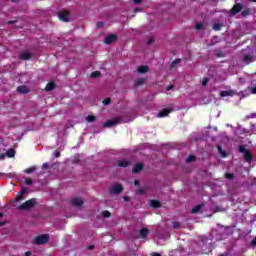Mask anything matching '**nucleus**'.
I'll return each instance as SVG.
<instances>
[{
	"label": "nucleus",
	"instance_id": "obj_1",
	"mask_svg": "<svg viewBox=\"0 0 256 256\" xmlns=\"http://www.w3.org/2000/svg\"><path fill=\"white\" fill-rule=\"evenodd\" d=\"M36 205H37V199L32 198L20 204L16 209L18 211H31V209H33V207H35Z\"/></svg>",
	"mask_w": 256,
	"mask_h": 256
},
{
	"label": "nucleus",
	"instance_id": "obj_2",
	"mask_svg": "<svg viewBox=\"0 0 256 256\" xmlns=\"http://www.w3.org/2000/svg\"><path fill=\"white\" fill-rule=\"evenodd\" d=\"M49 234H41L32 239V245H45L49 243Z\"/></svg>",
	"mask_w": 256,
	"mask_h": 256
},
{
	"label": "nucleus",
	"instance_id": "obj_3",
	"mask_svg": "<svg viewBox=\"0 0 256 256\" xmlns=\"http://www.w3.org/2000/svg\"><path fill=\"white\" fill-rule=\"evenodd\" d=\"M239 153L244 154L243 157L247 163H251L253 161V152H251V150L247 149L245 146H239Z\"/></svg>",
	"mask_w": 256,
	"mask_h": 256
},
{
	"label": "nucleus",
	"instance_id": "obj_4",
	"mask_svg": "<svg viewBox=\"0 0 256 256\" xmlns=\"http://www.w3.org/2000/svg\"><path fill=\"white\" fill-rule=\"evenodd\" d=\"M121 123V118L116 117L113 120H108L103 124V127L109 129L111 127H115V125H119Z\"/></svg>",
	"mask_w": 256,
	"mask_h": 256
},
{
	"label": "nucleus",
	"instance_id": "obj_5",
	"mask_svg": "<svg viewBox=\"0 0 256 256\" xmlns=\"http://www.w3.org/2000/svg\"><path fill=\"white\" fill-rule=\"evenodd\" d=\"M123 191V186L121 184H114L110 190L109 193L110 195H119V193H121Z\"/></svg>",
	"mask_w": 256,
	"mask_h": 256
},
{
	"label": "nucleus",
	"instance_id": "obj_6",
	"mask_svg": "<svg viewBox=\"0 0 256 256\" xmlns=\"http://www.w3.org/2000/svg\"><path fill=\"white\" fill-rule=\"evenodd\" d=\"M243 9V4L241 3H236L230 10V13L232 16L237 15V13H241Z\"/></svg>",
	"mask_w": 256,
	"mask_h": 256
},
{
	"label": "nucleus",
	"instance_id": "obj_7",
	"mask_svg": "<svg viewBox=\"0 0 256 256\" xmlns=\"http://www.w3.org/2000/svg\"><path fill=\"white\" fill-rule=\"evenodd\" d=\"M118 36L115 34H110L104 39V43L106 45H111V43H115L117 41Z\"/></svg>",
	"mask_w": 256,
	"mask_h": 256
},
{
	"label": "nucleus",
	"instance_id": "obj_8",
	"mask_svg": "<svg viewBox=\"0 0 256 256\" xmlns=\"http://www.w3.org/2000/svg\"><path fill=\"white\" fill-rule=\"evenodd\" d=\"M16 91L21 95H27V93H31V89H29V87L26 85L18 86Z\"/></svg>",
	"mask_w": 256,
	"mask_h": 256
},
{
	"label": "nucleus",
	"instance_id": "obj_9",
	"mask_svg": "<svg viewBox=\"0 0 256 256\" xmlns=\"http://www.w3.org/2000/svg\"><path fill=\"white\" fill-rule=\"evenodd\" d=\"M145 165L143 163H136L134 167L132 168V173L137 175L138 173H141L142 169H144Z\"/></svg>",
	"mask_w": 256,
	"mask_h": 256
},
{
	"label": "nucleus",
	"instance_id": "obj_10",
	"mask_svg": "<svg viewBox=\"0 0 256 256\" xmlns=\"http://www.w3.org/2000/svg\"><path fill=\"white\" fill-rule=\"evenodd\" d=\"M32 57H33V55L27 51L20 52V54H19V58L22 61H29V59H31Z\"/></svg>",
	"mask_w": 256,
	"mask_h": 256
},
{
	"label": "nucleus",
	"instance_id": "obj_11",
	"mask_svg": "<svg viewBox=\"0 0 256 256\" xmlns=\"http://www.w3.org/2000/svg\"><path fill=\"white\" fill-rule=\"evenodd\" d=\"M131 166V161L127 159H122L117 161V167L127 168Z\"/></svg>",
	"mask_w": 256,
	"mask_h": 256
},
{
	"label": "nucleus",
	"instance_id": "obj_12",
	"mask_svg": "<svg viewBox=\"0 0 256 256\" xmlns=\"http://www.w3.org/2000/svg\"><path fill=\"white\" fill-rule=\"evenodd\" d=\"M58 17L60 21H64V23H67L69 21V12L62 11L58 14Z\"/></svg>",
	"mask_w": 256,
	"mask_h": 256
},
{
	"label": "nucleus",
	"instance_id": "obj_13",
	"mask_svg": "<svg viewBox=\"0 0 256 256\" xmlns=\"http://www.w3.org/2000/svg\"><path fill=\"white\" fill-rule=\"evenodd\" d=\"M243 63L249 65V63H253L255 61V56L250 54H245L242 59Z\"/></svg>",
	"mask_w": 256,
	"mask_h": 256
},
{
	"label": "nucleus",
	"instance_id": "obj_14",
	"mask_svg": "<svg viewBox=\"0 0 256 256\" xmlns=\"http://www.w3.org/2000/svg\"><path fill=\"white\" fill-rule=\"evenodd\" d=\"M234 95H237V92L235 90H228V91L220 92V97H233Z\"/></svg>",
	"mask_w": 256,
	"mask_h": 256
},
{
	"label": "nucleus",
	"instance_id": "obj_15",
	"mask_svg": "<svg viewBox=\"0 0 256 256\" xmlns=\"http://www.w3.org/2000/svg\"><path fill=\"white\" fill-rule=\"evenodd\" d=\"M71 204L74 207H81V205H83V199H81V198H74V199L71 200Z\"/></svg>",
	"mask_w": 256,
	"mask_h": 256
},
{
	"label": "nucleus",
	"instance_id": "obj_16",
	"mask_svg": "<svg viewBox=\"0 0 256 256\" xmlns=\"http://www.w3.org/2000/svg\"><path fill=\"white\" fill-rule=\"evenodd\" d=\"M169 113H171V110L168 108H164L162 109L159 113H158V117L161 119L163 117H167L169 115Z\"/></svg>",
	"mask_w": 256,
	"mask_h": 256
},
{
	"label": "nucleus",
	"instance_id": "obj_17",
	"mask_svg": "<svg viewBox=\"0 0 256 256\" xmlns=\"http://www.w3.org/2000/svg\"><path fill=\"white\" fill-rule=\"evenodd\" d=\"M150 207H152V209H159V207H161V201L150 200Z\"/></svg>",
	"mask_w": 256,
	"mask_h": 256
},
{
	"label": "nucleus",
	"instance_id": "obj_18",
	"mask_svg": "<svg viewBox=\"0 0 256 256\" xmlns=\"http://www.w3.org/2000/svg\"><path fill=\"white\" fill-rule=\"evenodd\" d=\"M55 82L50 81L47 83L46 87H45V91L49 92V91H53L55 89Z\"/></svg>",
	"mask_w": 256,
	"mask_h": 256
},
{
	"label": "nucleus",
	"instance_id": "obj_19",
	"mask_svg": "<svg viewBox=\"0 0 256 256\" xmlns=\"http://www.w3.org/2000/svg\"><path fill=\"white\" fill-rule=\"evenodd\" d=\"M145 78H138L135 82H134V86L135 87H141V85H145Z\"/></svg>",
	"mask_w": 256,
	"mask_h": 256
},
{
	"label": "nucleus",
	"instance_id": "obj_20",
	"mask_svg": "<svg viewBox=\"0 0 256 256\" xmlns=\"http://www.w3.org/2000/svg\"><path fill=\"white\" fill-rule=\"evenodd\" d=\"M149 235V229H147V228H142L141 230H140V237L142 238V239H145V237H147Z\"/></svg>",
	"mask_w": 256,
	"mask_h": 256
},
{
	"label": "nucleus",
	"instance_id": "obj_21",
	"mask_svg": "<svg viewBox=\"0 0 256 256\" xmlns=\"http://www.w3.org/2000/svg\"><path fill=\"white\" fill-rule=\"evenodd\" d=\"M137 71L140 74L147 73V71H149V67L148 66H139Z\"/></svg>",
	"mask_w": 256,
	"mask_h": 256
},
{
	"label": "nucleus",
	"instance_id": "obj_22",
	"mask_svg": "<svg viewBox=\"0 0 256 256\" xmlns=\"http://www.w3.org/2000/svg\"><path fill=\"white\" fill-rule=\"evenodd\" d=\"M6 156H8L9 159L15 157V149L10 148L9 150L6 151Z\"/></svg>",
	"mask_w": 256,
	"mask_h": 256
},
{
	"label": "nucleus",
	"instance_id": "obj_23",
	"mask_svg": "<svg viewBox=\"0 0 256 256\" xmlns=\"http://www.w3.org/2000/svg\"><path fill=\"white\" fill-rule=\"evenodd\" d=\"M222 27H223V24H221V23H215V24H213L212 29H213L214 31H221Z\"/></svg>",
	"mask_w": 256,
	"mask_h": 256
},
{
	"label": "nucleus",
	"instance_id": "obj_24",
	"mask_svg": "<svg viewBox=\"0 0 256 256\" xmlns=\"http://www.w3.org/2000/svg\"><path fill=\"white\" fill-rule=\"evenodd\" d=\"M180 62H181V59H179V58L172 61L171 65H170V69H175V67H177V65H179Z\"/></svg>",
	"mask_w": 256,
	"mask_h": 256
},
{
	"label": "nucleus",
	"instance_id": "obj_25",
	"mask_svg": "<svg viewBox=\"0 0 256 256\" xmlns=\"http://www.w3.org/2000/svg\"><path fill=\"white\" fill-rule=\"evenodd\" d=\"M19 201H23V196L20 192L16 194L15 199L13 200V203H18Z\"/></svg>",
	"mask_w": 256,
	"mask_h": 256
},
{
	"label": "nucleus",
	"instance_id": "obj_26",
	"mask_svg": "<svg viewBox=\"0 0 256 256\" xmlns=\"http://www.w3.org/2000/svg\"><path fill=\"white\" fill-rule=\"evenodd\" d=\"M241 15H242V17H249V15H251V8H247V9L243 10Z\"/></svg>",
	"mask_w": 256,
	"mask_h": 256
},
{
	"label": "nucleus",
	"instance_id": "obj_27",
	"mask_svg": "<svg viewBox=\"0 0 256 256\" xmlns=\"http://www.w3.org/2000/svg\"><path fill=\"white\" fill-rule=\"evenodd\" d=\"M86 121H88V123H93V122L97 121V117H95L94 115H88L86 117Z\"/></svg>",
	"mask_w": 256,
	"mask_h": 256
},
{
	"label": "nucleus",
	"instance_id": "obj_28",
	"mask_svg": "<svg viewBox=\"0 0 256 256\" xmlns=\"http://www.w3.org/2000/svg\"><path fill=\"white\" fill-rule=\"evenodd\" d=\"M201 207H203V205H201V204L193 207L192 208V213H199V211H201Z\"/></svg>",
	"mask_w": 256,
	"mask_h": 256
},
{
	"label": "nucleus",
	"instance_id": "obj_29",
	"mask_svg": "<svg viewBox=\"0 0 256 256\" xmlns=\"http://www.w3.org/2000/svg\"><path fill=\"white\" fill-rule=\"evenodd\" d=\"M100 76H101L100 71H94L90 74V77H93V78H97V77H100Z\"/></svg>",
	"mask_w": 256,
	"mask_h": 256
},
{
	"label": "nucleus",
	"instance_id": "obj_30",
	"mask_svg": "<svg viewBox=\"0 0 256 256\" xmlns=\"http://www.w3.org/2000/svg\"><path fill=\"white\" fill-rule=\"evenodd\" d=\"M225 177H226V179H228L229 181L235 179V175H234V174H231V173H229V172H227V173L225 174Z\"/></svg>",
	"mask_w": 256,
	"mask_h": 256
},
{
	"label": "nucleus",
	"instance_id": "obj_31",
	"mask_svg": "<svg viewBox=\"0 0 256 256\" xmlns=\"http://www.w3.org/2000/svg\"><path fill=\"white\" fill-rule=\"evenodd\" d=\"M103 105L105 107H107V105H111V98H105L103 101H102Z\"/></svg>",
	"mask_w": 256,
	"mask_h": 256
},
{
	"label": "nucleus",
	"instance_id": "obj_32",
	"mask_svg": "<svg viewBox=\"0 0 256 256\" xmlns=\"http://www.w3.org/2000/svg\"><path fill=\"white\" fill-rule=\"evenodd\" d=\"M102 216L107 219L109 217H111V212H109L108 210H105L102 212Z\"/></svg>",
	"mask_w": 256,
	"mask_h": 256
},
{
	"label": "nucleus",
	"instance_id": "obj_33",
	"mask_svg": "<svg viewBox=\"0 0 256 256\" xmlns=\"http://www.w3.org/2000/svg\"><path fill=\"white\" fill-rule=\"evenodd\" d=\"M172 227L173 229H180L181 228V223L175 221V222H172Z\"/></svg>",
	"mask_w": 256,
	"mask_h": 256
},
{
	"label": "nucleus",
	"instance_id": "obj_34",
	"mask_svg": "<svg viewBox=\"0 0 256 256\" xmlns=\"http://www.w3.org/2000/svg\"><path fill=\"white\" fill-rule=\"evenodd\" d=\"M217 149H218V152H219L221 155H223L224 157H227V153H225V151H223V147L218 146Z\"/></svg>",
	"mask_w": 256,
	"mask_h": 256
},
{
	"label": "nucleus",
	"instance_id": "obj_35",
	"mask_svg": "<svg viewBox=\"0 0 256 256\" xmlns=\"http://www.w3.org/2000/svg\"><path fill=\"white\" fill-rule=\"evenodd\" d=\"M208 84H209V78H203V80H202V86H203V87H207Z\"/></svg>",
	"mask_w": 256,
	"mask_h": 256
},
{
	"label": "nucleus",
	"instance_id": "obj_36",
	"mask_svg": "<svg viewBox=\"0 0 256 256\" xmlns=\"http://www.w3.org/2000/svg\"><path fill=\"white\" fill-rule=\"evenodd\" d=\"M33 172H35V166H32V167L27 168V169L25 170V173H28V174L33 173Z\"/></svg>",
	"mask_w": 256,
	"mask_h": 256
},
{
	"label": "nucleus",
	"instance_id": "obj_37",
	"mask_svg": "<svg viewBox=\"0 0 256 256\" xmlns=\"http://www.w3.org/2000/svg\"><path fill=\"white\" fill-rule=\"evenodd\" d=\"M25 185H33V180L31 178H26L24 180Z\"/></svg>",
	"mask_w": 256,
	"mask_h": 256
},
{
	"label": "nucleus",
	"instance_id": "obj_38",
	"mask_svg": "<svg viewBox=\"0 0 256 256\" xmlns=\"http://www.w3.org/2000/svg\"><path fill=\"white\" fill-rule=\"evenodd\" d=\"M187 163H191L193 161H195V156L193 155H189L188 158L186 159Z\"/></svg>",
	"mask_w": 256,
	"mask_h": 256
},
{
	"label": "nucleus",
	"instance_id": "obj_39",
	"mask_svg": "<svg viewBox=\"0 0 256 256\" xmlns=\"http://www.w3.org/2000/svg\"><path fill=\"white\" fill-rule=\"evenodd\" d=\"M195 29L197 31H201V29H203V23H197L196 26H195Z\"/></svg>",
	"mask_w": 256,
	"mask_h": 256
},
{
	"label": "nucleus",
	"instance_id": "obj_40",
	"mask_svg": "<svg viewBox=\"0 0 256 256\" xmlns=\"http://www.w3.org/2000/svg\"><path fill=\"white\" fill-rule=\"evenodd\" d=\"M136 193H138V195H145V193H147V191L145 190V189H138L137 191H136Z\"/></svg>",
	"mask_w": 256,
	"mask_h": 256
},
{
	"label": "nucleus",
	"instance_id": "obj_41",
	"mask_svg": "<svg viewBox=\"0 0 256 256\" xmlns=\"http://www.w3.org/2000/svg\"><path fill=\"white\" fill-rule=\"evenodd\" d=\"M15 23H17L16 20H10L6 22V25H15Z\"/></svg>",
	"mask_w": 256,
	"mask_h": 256
},
{
	"label": "nucleus",
	"instance_id": "obj_42",
	"mask_svg": "<svg viewBox=\"0 0 256 256\" xmlns=\"http://www.w3.org/2000/svg\"><path fill=\"white\" fill-rule=\"evenodd\" d=\"M96 25H97V27L101 28V27H103L105 25V22L100 21V22H97Z\"/></svg>",
	"mask_w": 256,
	"mask_h": 256
},
{
	"label": "nucleus",
	"instance_id": "obj_43",
	"mask_svg": "<svg viewBox=\"0 0 256 256\" xmlns=\"http://www.w3.org/2000/svg\"><path fill=\"white\" fill-rule=\"evenodd\" d=\"M250 93H251L252 95H256V86H255V87H252V88L250 89Z\"/></svg>",
	"mask_w": 256,
	"mask_h": 256
},
{
	"label": "nucleus",
	"instance_id": "obj_44",
	"mask_svg": "<svg viewBox=\"0 0 256 256\" xmlns=\"http://www.w3.org/2000/svg\"><path fill=\"white\" fill-rule=\"evenodd\" d=\"M54 157H56V158H59V157H61V152H59V151H55L54 152Z\"/></svg>",
	"mask_w": 256,
	"mask_h": 256
},
{
	"label": "nucleus",
	"instance_id": "obj_45",
	"mask_svg": "<svg viewBox=\"0 0 256 256\" xmlns=\"http://www.w3.org/2000/svg\"><path fill=\"white\" fill-rule=\"evenodd\" d=\"M19 193L22 194V197H23V195L27 193V188H22Z\"/></svg>",
	"mask_w": 256,
	"mask_h": 256
},
{
	"label": "nucleus",
	"instance_id": "obj_46",
	"mask_svg": "<svg viewBox=\"0 0 256 256\" xmlns=\"http://www.w3.org/2000/svg\"><path fill=\"white\" fill-rule=\"evenodd\" d=\"M250 246L256 247V237L250 242Z\"/></svg>",
	"mask_w": 256,
	"mask_h": 256
},
{
	"label": "nucleus",
	"instance_id": "obj_47",
	"mask_svg": "<svg viewBox=\"0 0 256 256\" xmlns=\"http://www.w3.org/2000/svg\"><path fill=\"white\" fill-rule=\"evenodd\" d=\"M248 119H256V113H252L248 116Z\"/></svg>",
	"mask_w": 256,
	"mask_h": 256
},
{
	"label": "nucleus",
	"instance_id": "obj_48",
	"mask_svg": "<svg viewBox=\"0 0 256 256\" xmlns=\"http://www.w3.org/2000/svg\"><path fill=\"white\" fill-rule=\"evenodd\" d=\"M42 169H49V164L43 163L42 164Z\"/></svg>",
	"mask_w": 256,
	"mask_h": 256
},
{
	"label": "nucleus",
	"instance_id": "obj_49",
	"mask_svg": "<svg viewBox=\"0 0 256 256\" xmlns=\"http://www.w3.org/2000/svg\"><path fill=\"white\" fill-rule=\"evenodd\" d=\"M32 255H33V252H31V251H26L24 253V256H32Z\"/></svg>",
	"mask_w": 256,
	"mask_h": 256
},
{
	"label": "nucleus",
	"instance_id": "obj_50",
	"mask_svg": "<svg viewBox=\"0 0 256 256\" xmlns=\"http://www.w3.org/2000/svg\"><path fill=\"white\" fill-rule=\"evenodd\" d=\"M143 0H133V2L135 3V5H139L140 3H142Z\"/></svg>",
	"mask_w": 256,
	"mask_h": 256
},
{
	"label": "nucleus",
	"instance_id": "obj_51",
	"mask_svg": "<svg viewBox=\"0 0 256 256\" xmlns=\"http://www.w3.org/2000/svg\"><path fill=\"white\" fill-rule=\"evenodd\" d=\"M134 185H135V187H139V185H140V183H139V180H134Z\"/></svg>",
	"mask_w": 256,
	"mask_h": 256
},
{
	"label": "nucleus",
	"instance_id": "obj_52",
	"mask_svg": "<svg viewBox=\"0 0 256 256\" xmlns=\"http://www.w3.org/2000/svg\"><path fill=\"white\" fill-rule=\"evenodd\" d=\"M87 249H89L90 251H93V249H95V245H89V246L87 247Z\"/></svg>",
	"mask_w": 256,
	"mask_h": 256
},
{
	"label": "nucleus",
	"instance_id": "obj_53",
	"mask_svg": "<svg viewBox=\"0 0 256 256\" xmlns=\"http://www.w3.org/2000/svg\"><path fill=\"white\" fill-rule=\"evenodd\" d=\"M5 157H7V154H0V161L5 159Z\"/></svg>",
	"mask_w": 256,
	"mask_h": 256
},
{
	"label": "nucleus",
	"instance_id": "obj_54",
	"mask_svg": "<svg viewBox=\"0 0 256 256\" xmlns=\"http://www.w3.org/2000/svg\"><path fill=\"white\" fill-rule=\"evenodd\" d=\"M139 11H141V8H139V7H136V8L134 9V13H139Z\"/></svg>",
	"mask_w": 256,
	"mask_h": 256
},
{
	"label": "nucleus",
	"instance_id": "obj_55",
	"mask_svg": "<svg viewBox=\"0 0 256 256\" xmlns=\"http://www.w3.org/2000/svg\"><path fill=\"white\" fill-rule=\"evenodd\" d=\"M171 89H173V85H169L168 87H166V91H171Z\"/></svg>",
	"mask_w": 256,
	"mask_h": 256
},
{
	"label": "nucleus",
	"instance_id": "obj_56",
	"mask_svg": "<svg viewBox=\"0 0 256 256\" xmlns=\"http://www.w3.org/2000/svg\"><path fill=\"white\" fill-rule=\"evenodd\" d=\"M215 211H216V212H219V211H221V207H219V206H216V207H215Z\"/></svg>",
	"mask_w": 256,
	"mask_h": 256
},
{
	"label": "nucleus",
	"instance_id": "obj_57",
	"mask_svg": "<svg viewBox=\"0 0 256 256\" xmlns=\"http://www.w3.org/2000/svg\"><path fill=\"white\" fill-rule=\"evenodd\" d=\"M147 43L148 45H151V43H153V39H148Z\"/></svg>",
	"mask_w": 256,
	"mask_h": 256
},
{
	"label": "nucleus",
	"instance_id": "obj_58",
	"mask_svg": "<svg viewBox=\"0 0 256 256\" xmlns=\"http://www.w3.org/2000/svg\"><path fill=\"white\" fill-rule=\"evenodd\" d=\"M5 225V222H0V227H3Z\"/></svg>",
	"mask_w": 256,
	"mask_h": 256
},
{
	"label": "nucleus",
	"instance_id": "obj_59",
	"mask_svg": "<svg viewBox=\"0 0 256 256\" xmlns=\"http://www.w3.org/2000/svg\"><path fill=\"white\" fill-rule=\"evenodd\" d=\"M124 200H125V201H129V197H125Z\"/></svg>",
	"mask_w": 256,
	"mask_h": 256
},
{
	"label": "nucleus",
	"instance_id": "obj_60",
	"mask_svg": "<svg viewBox=\"0 0 256 256\" xmlns=\"http://www.w3.org/2000/svg\"><path fill=\"white\" fill-rule=\"evenodd\" d=\"M3 175H5V173H0V177H3Z\"/></svg>",
	"mask_w": 256,
	"mask_h": 256
},
{
	"label": "nucleus",
	"instance_id": "obj_61",
	"mask_svg": "<svg viewBox=\"0 0 256 256\" xmlns=\"http://www.w3.org/2000/svg\"><path fill=\"white\" fill-rule=\"evenodd\" d=\"M252 3H256V0H250Z\"/></svg>",
	"mask_w": 256,
	"mask_h": 256
},
{
	"label": "nucleus",
	"instance_id": "obj_62",
	"mask_svg": "<svg viewBox=\"0 0 256 256\" xmlns=\"http://www.w3.org/2000/svg\"><path fill=\"white\" fill-rule=\"evenodd\" d=\"M1 217H3V213L0 212V219H1Z\"/></svg>",
	"mask_w": 256,
	"mask_h": 256
}]
</instances>
